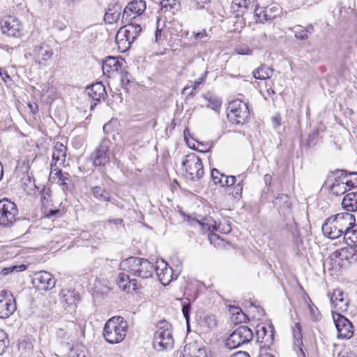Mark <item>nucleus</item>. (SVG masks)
Instances as JSON below:
<instances>
[{"label":"nucleus","mask_w":357,"mask_h":357,"mask_svg":"<svg viewBox=\"0 0 357 357\" xmlns=\"http://www.w3.org/2000/svg\"><path fill=\"white\" fill-rule=\"evenodd\" d=\"M236 52L239 55H250L252 50L245 45L236 48Z\"/></svg>","instance_id":"48"},{"label":"nucleus","mask_w":357,"mask_h":357,"mask_svg":"<svg viewBox=\"0 0 357 357\" xmlns=\"http://www.w3.org/2000/svg\"><path fill=\"white\" fill-rule=\"evenodd\" d=\"M236 181V177L234 176H226L224 180V186H231L234 185Z\"/></svg>","instance_id":"52"},{"label":"nucleus","mask_w":357,"mask_h":357,"mask_svg":"<svg viewBox=\"0 0 357 357\" xmlns=\"http://www.w3.org/2000/svg\"><path fill=\"white\" fill-rule=\"evenodd\" d=\"M356 218L350 213H340L327 218L322 225V231L325 236L335 239L345 234L351 225H354Z\"/></svg>","instance_id":"2"},{"label":"nucleus","mask_w":357,"mask_h":357,"mask_svg":"<svg viewBox=\"0 0 357 357\" xmlns=\"http://www.w3.org/2000/svg\"><path fill=\"white\" fill-rule=\"evenodd\" d=\"M344 240L348 245L357 247V224L351 225L348 231L344 236Z\"/></svg>","instance_id":"32"},{"label":"nucleus","mask_w":357,"mask_h":357,"mask_svg":"<svg viewBox=\"0 0 357 357\" xmlns=\"http://www.w3.org/2000/svg\"><path fill=\"white\" fill-rule=\"evenodd\" d=\"M347 187H349V185L344 181V178H335V181L332 184L328 185L331 192L336 196L345 193L347 191Z\"/></svg>","instance_id":"28"},{"label":"nucleus","mask_w":357,"mask_h":357,"mask_svg":"<svg viewBox=\"0 0 357 357\" xmlns=\"http://www.w3.org/2000/svg\"><path fill=\"white\" fill-rule=\"evenodd\" d=\"M112 144L109 139L104 138L99 146L91 155V159L96 167L104 166L109 162V149Z\"/></svg>","instance_id":"10"},{"label":"nucleus","mask_w":357,"mask_h":357,"mask_svg":"<svg viewBox=\"0 0 357 357\" xmlns=\"http://www.w3.org/2000/svg\"><path fill=\"white\" fill-rule=\"evenodd\" d=\"M251 0H233L231 5V12L236 17L243 16L249 9Z\"/></svg>","instance_id":"27"},{"label":"nucleus","mask_w":357,"mask_h":357,"mask_svg":"<svg viewBox=\"0 0 357 357\" xmlns=\"http://www.w3.org/2000/svg\"><path fill=\"white\" fill-rule=\"evenodd\" d=\"M296 329L294 330V338L299 342V340L301 339L302 335H301V326L299 323H296L295 324Z\"/></svg>","instance_id":"51"},{"label":"nucleus","mask_w":357,"mask_h":357,"mask_svg":"<svg viewBox=\"0 0 357 357\" xmlns=\"http://www.w3.org/2000/svg\"><path fill=\"white\" fill-rule=\"evenodd\" d=\"M335 327L337 331V337L350 339L354 335V326L352 323L344 316L336 313L333 316Z\"/></svg>","instance_id":"14"},{"label":"nucleus","mask_w":357,"mask_h":357,"mask_svg":"<svg viewBox=\"0 0 357 357\" xmlns=\"http://www.w3.org/2000/svg\"><path fill=\"white\" fill-rule=\"evenodd\" d=\"M254 13L255 16L257 17V20H259L260 22L264 23L268 20H270L269 19H268V17H266V16L265 15L264 7L260 8L256 6Z\"/></svg>","instance_id":"44"},{"label":"nucleus","mask_w":357,"mask_h":357,"mask_svg":"<svg viewBox=\"0 0 357 357\" xmlns=\"http://www.w3.org/2000/svg\"><path fill=\"white\" fill-rule=\"evenodd\" d=\"M331 259L340 266H345L347 264H353L357 261V250L353 245L344 247L333 252Z\"/></svg>","instance_id":"9"},{"label":"nucleus","mask_w":357,"mask_h":357,"mask_svg":"<svg viewBox=\"0 0 357 357\" xmlns=\"http://www.w3.org/2000/svg\"><path fill=\"white\" fill-rule=\"evenodd\" d=\"M185 176L192 181L199 180L204 175V167L201 159L194 153L188 154L182 162Z\"/></svg>","instance_id":"6"},{"label":"nucleus","mask_w":357,"mask_h":357,"mask_svg":"<svg viewBox=\"0 0 357 357\" xmlns=\"http://www.w3.org/2000/svg\"><path fill=\"white\" fill-rule=\"evenodd\" d=\"M121 15V6L119 4H116L113 6V8H109L107 12L105 14L104 20L105 23L113 24L117 22Z\"/></svg>","instance_id":"29"},{"label":"nucleus","mask_w":357,"mask_h":357,"mask_svg":"<svg viewBox=\"0 0 357 357\" xmlns=\"http://www.w3.org/2000/svg\"><path fill=\"white\" fill-rule=\"evenodd\" d=\"M7 348L6 342L4 340L0 339V355L3 354Z\"/></svg>","instance_id":"58"},{"label":"nucleus","mask_w":357,"mask_h":357,"mask_svg":"<svg viewBox=\"0 0 357 357\" xmlns=\"http://www.w3.org/2000/svg\"><path fill=\"white\" fill-rule=\"evenodd\" d=\"M204 78L201 77L198 80L190 82V85H187L182 91L183 94H186L188 96H193L197 93V89L202 82Z\"/></svg>","instance_id":"36"},{"label":"nucleus","mask_w":357,"mask_h":357,"mask_svg":"<svg viewBox=\"0 0 357 357\" xmlns=\"http://www.w3.org/2000/svg\"><path fill=\"white\" fill-rule=\"evenodd\" d=\"M121 83L123 88L126 89L130 82V75L128 72L121 71Z\"/></svg>","instance_id":"47"},{"label":"nucleus","mask_w":357,"mask_h":357,"mask_svg":"<svg viewBox=\"0 0 357 357\" xmlns=\"http://www.w3.org/2000/svg\"><path fill=\"white\" fill-rule=\"evenodd\" d=\"M32 284L38 290L48 291L54 287L56 280L50 273L40 271L34 273Z\"/></svg>","instance_id":"15"},{"label":"nucleus","mask_w":357,"mask_h":357,"mask_svg":"<svg viewBox=\"0 0 357 357\" xmlns=\"http://www.w3.org/2000/svg\"><path fill=\"white\" fill-rule=\"evenodd\" d=\"M229 112L227 116L229 121L236 125L244 124L250 116V109L247 103L236 100L229 103Z\"/></svg>","instance_id":"7"},{"label":"nucleus","mask_w":357,"mask_h":357,"mask_svg":"<svg viewBox=\"0 0 357 357\" xmlns=\"http://www.w3.org/2000/svg\"><path fill=\"white\" fill-rule=\"evenodd\" d=\"M182 312L183 317L186 321L188 325H189L190 321V314L191 310V304L188 298L183 300L182 301Z\"/></svg>","instance_id":"40"},{"label":"nucleus","mask_w":357,"mask_h":357,"mask_svg":"<svg viewBox=\"0 0 357 357\" xmlns=\"http://www.w3.org/2000/svg\"><path fill=\"white\" fill-rule=\"evenodd\" d=\"M209 102L211 104V107L214 110L218 109L221 106V102L217 99L213 101L210 100ZM208 106H210V105H208Z\"/></svg>","instance_id":"56"},{"label":"nucleus","mask_w":357,"mask_h":357,"mask_svg":"<svg viewBox=\"0 0 357 357\" xmlns=\"http://www.w3.org/2000/svg\"><path fill=\"white\" fill-rule=\"evenodd\" d=\"M67 147L61 142H56L53 148L52 161L63 165L66 160Z\"/></svg>","instance_id":"25"},{"label":"nucleus","mask_w":357,"mask_h":357,"mask_svg":"<svg viewBox=\"0 0 357 357\" xmlns=\"http://www.w3.org/2000/svg\"><path fill=\"white\" fill-rule=\"evenodd\" d=\"M61 186L64 192H71L74 188V185L72 181L70 175L68 173L64 174L63 177L60 178L59 180L56 181Z\"/></svg>","instance_id":"35"},{"label":"nucleus","mask_w":357,"mask_h":357,"mask_svg":"<svg viewBox=\"0 0 357 357\" xmlns=\"http://www.w3.org/2000/svg\"><path fill=\"white\" fill-rule=\"evenodd\" d=\"M342 207L349 212L357 211V192L347 193L342 201Z\"/></svg>","instance_id":"26"},{"label":"nucleus","mask_w":357,"mask_h":357,"mask_svg":"<svg viewBox=\"0 0 357 357\" xmlns=\"http://www.w3.org/2000/svg\"><path fill=\"white\" fill-rule=\"evenodd\" d=\"M109 223H113L116 225H123V220L121 218H116V219H111L107 220Z\"/></svg>","instance_id":"61"},{"label":"nucleus","mask_w":357,"mask_h":357,"mask_svg":"<svg viewBox=\"0 0 357 357\" xmlns=\"http://www.w3.org/2000/svg\"><path fill=\"white\" fill-rule=\"evenodd\" d=\"M193 36L196 39H202V38L206 37L207 35H206V30H202V31H198V32L194 31Z\"/></svg>","instance_id":"57"},{"label":"nucleus","mask_w":357,"mask_h":357,"mask_svg":"<svg viewBox=\"0 0 357 357\" xmlns=\"http://www.w3.org/2000/svg\"><path fill=\"white\" fill-rule=\"evenodd\" d=\"M146 3L144 0H132L123 9L122 22H132L140 16L146 10Z\"/></svg>","instance_id":"11"},{"label":"nucleus","mask_w":357,"mask_h":357,"mask_svg":"<svg viewBox=\"0 0 357 357\" xmlns=\"http://www.w3.org/2000/svg\"><path fill=\"white\" fill-rule=\"evenodd\" d=\"M350 176H354V178H350L349 180H345L347 183L349 188H354L357 186V172H351L349 173Z\"/></svg>","instance_id":"49"},{"label":"nucleus","mask_w":357,"mask_h":357,"mask_svg":"<svg viewBox=\"0 0 357 357\" xmlns=\"http://www.w3.org/2000/svg\"><path fill=\"white\" fill-rule=\"evenodd\" d=\"M254 338L253 331L245 325L239 326L227 338L225 346L229 349H234L249 343Z\"/></svg>","instance_id":"5"},{"label":"nucleus","mask_w":357,"mask_h":357,"mask_svg":"<svg viewBox=\"0 0 357 357\" xmlns=\"http://www.w3.org/2000/svg\"><path fill=\"white\" fill-rule=\"evenodd\" d=\"M319 130L315 129L312 130L307 137L306 144L309 147L314 146L318 141Z\"/></svg>","instance_id":"42"},{"label":"nucleus","mask_w":357,"mask_h":357,"mask_svg":"<svg viewBox=\"0 0 357 357\" xmlns=\"http://www.w3.org/2000/svg\"><path fill=\"white\" fill-rule=\"evenodd\" d=\"M211 177L215 184H220V186L224 187V180L226 176L221 174L217 169L211 170Z\"/></svg>","instance_id":"41"},{"label":"nucleus","mask_w":357,"mask_h":357,"mask_svg":"<svg viewBox=\"0 0 357 357\" xmlns=\"http://www.w3.org/2000/svg\"><path fill=\"white\" fill-rule=\"evenodd\" d=\"M274 206L278 208L280 213L284 216L289 215L291 211L292 202L289 195L286 194H279L273 200Z\"/></svg>","instance_id":"21"},{"label":"nucleus","mask_w":357,"mask_h":357,"mask_svg":"<svg viewBox=\"0 0 357 357\" xmlns=\"http://www.w3.org/2000/svg\"><path fill=\"white\" fill-rule=\"evenodd\" d=\"M60 296L61 301L68 306L76 305L79 299V295L75 290L70 289H63L61 291Z\"/></svg>","instance_id":"24"},{"label":"nucleus","mask_w":357,"mask_h":357,"mask_svg":"<svg viewBox=\"0 0 357 357\" xmlns=\"http://www.w3.org/2000/svg\"><path fill=\"white\" fill-rule=\"evenodd\" d=\"M331 303L333 305L334 307L344 311L347 310L349 302L344 298V292L340 289H335L330 296Z\"/></svg>","instance_id":"22"},{"label":"nucleus","mask_w":357,"mask_h":357,"mask_svg":"<svg viewBox=\"0 0 357 357\" xmlns=\"http://www.w3.org/2000/svg\"><path fill=\"white\" fill-rule=\"evenodd\" d=\"M123 271L118 276V284L123 291L129 293L138 289L136 279H130L126 273L143 279L151 278L155 271L154 265L147 259L130 257L122 260L119 264Z\"/></svg>","instance_id":"1"},{"label":"nucleus","mask_w":357,"mask_h":357,"mask_svg":"<svg viewBox=\"0 0 357 357\" xmlns=\"http://www.w3.org/2000/svg\"><path fill=\"white\" fill-rule=\"evenodd\" d=\"M264 180L266 185H270L272 180L271 175L266 174L264 176Z\"/></svg>","instance_id":"63"},{"label":"nucleus","mask_w":357,"mask_h":357,"mask_svg":"<svg viewBox=\"0 0 357 357\" xmlns=\"http://www.w3.org/2000/svg\"><path fill=\"white\" fill-rule=\"evenodd\" d=\"M295 36L298 39L305 40L307 38V34L306 33V31H305L304 29H301L295 32Z\"/></svg>","instance_id":"54"},{"label":"nucleus","mask_w":357,"mask_h":357,"mask_svg":"<svg viewBox=\"0 0 357 357\" xmlns=\"http://www.w3.org/2000/svg\"><path fill=\"white\" fill-rule=\"evenodd\" d=\"M125 60L122 58L107 56L102 63V71L105 75L110 76L111 74L121 70Z\"/></svg>","instance_id":"20"},{"label":"nucleus","mask_w":357,"mask_h":357,"mask_svg":"<svg viewBox=\"0 0 357 357\" xmlns=\"http://www.w3.org/2000/svg\"><path fill=\"white\" fill-rule=\"evenodd\" d=\"M116 43L121 52H126L130 47V42H128V38L125 36L123 29L122 28H120L116 33Z\"/></svg>","instance_id":"31"},{"label":"nucleus","mask_w":357,"mask_h":357,"mask_svg":"<svg viewBox=\"0 0 357 357\" xmlns=\"http://www.w3.org/2000/svg\"><path fill=\"white\" fill-rule=\"evenodd\" d=\"M229 312L232 314H236L238 316H240V321H242L246 319V315L243 312L242 310L237 306H230L229 307Z\"/></svg>","instance_id":"46"},{"label":"nucleus","mask_w":357,"mask_h":357,"mask_svg":"<svg viewBox=\"0 0 357 357\" xmlns=\"http://www.w3.org/2000/svg\"><path fill=\"white\" fill-rule=\"evenodd\" d=\"M243 180L241 179V181L235 185L234 188V192L235 195V197H237V196H240L242 193L243 190Z\"/></svg>","instance_id":"53"},{"label":"nucleus","mask_w":357,"mask_h":357,"mask_svg":"<svg viewBox=\"0 0 357 357\" xmlns=\"http://www.w3.org/2000/svg\"><path fill=\"white\" fill-rule=\"evenodd\" d=\"M273 70L265 65H261L253 71V76L257 79H266L271 77Z\"/></svg>","instance_id":"33"},{"label":"nucleus","mask_w":357,"mask_h":357,"mask_svg":"<svg viewBox=\"0 0 357 357\" xmlns=\"http://www.w3.org/2000/svg\"><path fill=\"white\" fill-rule=\"evenodd\" d=\"M86 91L88 96L94 101V103L91 105V110L94 109L102 99L105 100L107 96L105 87L101 82H96L87 86Z\"/></svg>","instance_id":"19"},{"label":"nucleus","mask_w":357,"mask_h":357,"mask_svg":"<svg viewBox=\"0 0 357 357\" xmlns=\"http://www.w3.org/2000/svg\"><path fill=\"white\" fill-rule=\"evenodd\" d=\"M204 324L208 328H212L216 326V320L213 315H206L203 319Z\"/></svg>","instance_id":"45"},{"label":"nucleus","mask_w":357,"mask_h":357,"mask_svg":"<svg viewBox=\"0 0 357 357\" xmlns=\"http://www.w3.org/2000/svg\"><path fill=\"white\" fill-rule=\"evenodd\" d=\"M64 174H66V173H63L61 169L56 170V172L50 173V178L54 182H56L59 180L60 178L63 177Z\"/></svg>","instance_id":"50"},{"label":"nucleus","mask_w":357,"mask_h":357,"mask_svg":"<svg viewBox=\"0 0 357 357\" xmlns=\"http://www.w3.org/2000/svg\"><path fill=\"white\" fill-rule=\"evenodd\" d=\"M197 222L202 229L208 231L211 229H216V222L213 220L211 217H204L202 220H197Z\"/></svg>","instance_id":"38"},{"label":"nucleus","mask_w":357,"mask_h":357,"mask_svg":"<svg viewBox=\"0 0 357 357\" xmlns=\"http://www.w3.org/2000/svg\"><path fill=\"white\" fill-rule=\"evenodd\" d=\"M161 38V30L157 28L155 32V42L158 43Z\"/></svg>","instance_id":"64"},{"label":"nucleus","mask_w":357,"mask_h":357,"mask_svg":"<svg viewBox=\"0 0 357 357\" xmlns=\"http://www.w3.org/2000/svg\"><path fill=\"white\" fill-rule=\"evenodd\" d=\"M17 215L18 208L14 202L6 198L0 200V225L11 227L16 221Z\"/></svg>","instance_id":"8"},{"label":"nucleus","mask_w":357,"mask_h":357,"mask_svg":"<svg viewBox=\"0 0 357 357\" xmlns=\"http://www.w3.org/2000/svg\"><path fill=\"white\" fill-rule=\"evenodd\" d=\"M0 26L2 33L9 37L20 38L22 35V24L13 17L2 19Z\"/></svg>","instance_id":"13"},{"label":"nucleus","mask_w":357,"mask_h":357,"mask_svg":"<svg viewBox=\"0 0 357 357\" xmlns=\"http://www.w3.org/2000/svg\"><path fill=\"white\" fill-rule=\"evenodd\" d=\"M264 12L266 17H268V19L272 20L280 13V8L278 6L273 5L264 7Z\"/></svg>","instance_id":"39"},{"label":"nucleus","mask_w":357,"mask_h":357,"mask_svg":"<svg viewBox=\"0 0 357 357\" xmlns=\"http://www.w3.org/2000/svg\"><path fill=\"white\" fill-rule=\"evenodd\" d=\"M230 357H250V356L245 351H239L235 354L231 355Z\"/></svg>","instance_id":"60"},{"label":"nucleus","mask_w":357,"mask_h":357,"mask_svg":"<svg viewBox=\"0 0 357 357\" xmlns=\"http://www.w3.org/2000/svg\"><path fill=\"white\" fill-rule=\"evenodd\" d=\"M82 0H66L65 3L69 6H73L75 4L79 3Z\"/></svg>","instance_id":"62"},{"label":"nucleus","mask_w":357,"mask_h":357,"mask_svg":"<svg viewBox=\"0 0 357 357\" xmlns=\"http://www.w3.org/2000/svg\"><path fill=\"white\" fill-rule=\"evenodd\" d=\"M257 342L261 347H269L273 342L274 328L271 326L257 325L256 330Z\"/></svg>","instance_id":"17"},{"label":"nucleus","mask_w":357,"mask_h":357,"mask_svg":"<svg viewBox=\"0 0 357 357\" xmlns=\"http://www.w3.org/2000/svg\"><path fill=\"white\" fill-rule=\"evenodd\" d=\"M185 351H188L193 357H208L206 349L195 342L187 344L185 346Z\"/></svg>","instance_id":"30"},{"label":"nucleus","mask_w":357,"mask_h":357,"mask_svg":"<svg viewBox=\"0 0 357 357\" xmlns=\"http://www.w3.org/2000/svg\"><path fill=\"white\" fill-rule=\"evenodd\" d=\"M154 272H155L160 283L164 286L169 284L171 281L176 279V276L174 278L172 268L164 260L157 262Z\"/></svg>","instance_id":"18"},{"label":"nucleus","mask_w":357,"mask_h":357,"mask_svg":"<svg viewBox=\"0 0 357 357\" xmlns=\"http://www.w3.org/2000/svg\"><path fill=\"white\" fill-rule=\"evenodd\" d=\"M16 301L13 294L7 290L0 291V318L6 319L16 310Z\"/></svg>","instance_id":"12"},{"label":"nucleus","mask_w":357,"mask_h":357,"mask_svg":"<svg viewBox=\"0 0 357 357\" xmlns=\"http://www.w3.org/2000/svg\"><path fill=\"white\" fill-rule=\"evenodd\" d=\"M154 333L153 346L158 351L172 349L174 347L172 325L165 320L160 321Z\"/></svg>","instance_id":"4"},{"label":"nucleus","mask_w":357,"mask_h":357,"mask_svg":"<svg viewBox=\"0 0 357 357\" xmlns=\"http://www.w3.org/2000/svg\"><path fill=\"white\" fill-rule=\"evenodd\" d=\"M93 196L100 201L110 202V193L105 188L96 185L92 188Z\"/></svg>","instance_id":"34"},{"label":"nucleus","mask_w":357,"mask_h":357,"mask_svg":"<svg viewBox=\"0 0 357 357\" xmlns=\"http://www.w3.org/2000/svg\"><path fill=\"white\" fill-rule=\"evenodd\" d=\"M161 10L164 12H174L178 9L179 3L176 0H162L160 2Z\"/></svg>","instance_id":"37"},{"label":"nucleus","mask_w":357,"mask_h":357,"mask_svg":"<svg viewBox=\"0 0 357 357\" xmlns=\"http://www.w3.org/2000/svg\"><path fill=\"white\" fill-rule=\"evenodd\" d=\"M128 331V324L121 316L110 318L105 324L103 335L109 344H117L122 342Z\"/></svg>","instance_id":"3"},{"label":"nucleus","mask_w":357,"mask_h":357,"mask_svg":"<svg viewBox=\"0 0 357 357\" xmlns=\"http://www.w3.org/2000/svg\"><path fill=\"white\" fill-rule=\"evenodd\" d=\"M33 55L36 63L45 66L53 56V50L47 43H41L34 47Z\"/></svg>","instance_id":"16"},{"label":"nucleus","mask_w":357,"mask_h":357,"mask_svg":"<svg viewBox=\"0 0 357 357\" xmlns=\"http://www.w3.org/2000/svg\"><path fill=\"white\" fill-rule=\"evenodd\" d=\"M272 121L273 123V126L275 128H277L280 126V116H273L272 118Z\"/></svg>","instance_id":"59"},{"label":"nucleus","mask_w":357,"mask_h":357,"mask_svg":"<svg viewBox=\"0 0 357 357\" xmlns=\"http://www.w3.org/2000/svg\"><path fill=\"white\" fill-rule=\"evenodd\" d=\"M26 266L24 265V264L19 265V266H12L10 267L3 268L1 271V274L3 275H6L8 273H12L13 271H16V272L23 271L26 270Z\"/></svg>","instance_id":"43"},{"label":"nucleus","mask_w":357,"mask_h":357,"mask_svg":"<svg viewBox=\"0 0 357 357\" xmlns=\"http://www.w3.org/2000/svg\"><path fill=\"white\" fill-rule=\"evenodd\" d=\"M60 213L59 209H50L45 214V217L47 218H53Z\"/></svg>","instance_id":"55"},{"label":"nucleus","mask_w":357,"mask_h":357,"mask_svg":"<svg viewBox=\"0 0 357 357\" xmlns=\"http://www.w3.org/2000/svg\"><path fill=\"white\" fill-rule=\"evenodd\" d=\"M126 24L121 27L123 29L125 36L130 42V45L134 43L139 34L142 31V27L139 24L134 22H124Z\"/></svg>","instance_id":"23"}]
</instances>
